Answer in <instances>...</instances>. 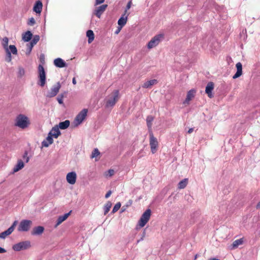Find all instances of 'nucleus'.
<instances>
[{
	"label": "nucleus",
	"instance_id": "obj_23",
	"mask_svg": "<svg viewBox=\"0 0 260 260\" xmlns=\"http://www.w3.org/2000/svg\"><path fill=\"white\" fill-rule=\"evenodd\" d=\"M43 7L42 3L41 1H37L36 4H35V6L33 8V10L36 13H40L42 11Z\"/></svg>",
	"mask_w": 260,
	"mask_h": 260
},
{
	"label": "nucleus",
	"instance_id": "obj_17",
	"mask_svg": "<svg viewBox=\"0 0 260 260\" xmlns=\"http://www.w3.org/2000/svg\"><path fill=\"white\" fill-rule=\"evenodd\" d=\"M237 72L233 76V79H236L241 76L242 74V65L241 62H238L236 65Z\"/></svg>",
	"mask_w": 260,
	"mask_h": 260
},
{
	"label": "nucleus",
	"instance_id": "obj_19",
	"mask_svg": "<svg viewBox=\"0 0 260 260\" xmlns=\"http://www.w3.org/2000/svg\"><path fill=\"white\" fill-rule=\"evenodd\" d=\"M71 213V211H70L68 213L64 214L63 215L59 216V217L58 218V219L57 220V223H56V225H55V227L56 228L60 224H61L63 221L66 220L68 218L69 216L70 215Z\"/></svg>",
	"mask_w": 260,
	"mask_h": 260
},
{
	"label": "nucleus",
	"instance_id": "obj_53",
	"mask_svg": "<svg viewBox=\"0 0 260 260\" xmlns=\"http://www.w3.org/2000/svg\"><path fill=\"white\" fill-rule=\"evenodd\" d=\"M197 258V255H196L195 256V258H194V259H196Z\"/></svg>",
	"mask_w": 260,
	"mask_h": 260
},
{
	"label": "nucleus",
	"instance_id": "obj_34",
	"mask_svg": "<svg viewBox=\"0 0 260 260\" xmlns=\"http://www.w3.org/2000/svg\"><path fill=\"white\" fill-rule=\"evenodd\" d=\"M40 37L39 36H35L30 43V48L36 45L39 41Z\"/></svg>",
	"mask_w": 260,
	"mask_h": 260
},
{
	"label": "nucleus",
	"instance_id": "obj_27",
	"mask_svg": "<svg viewBox=\"0 0 260 260\" xmlns=\"http://www.w3.org/2000/svg\"><path fill=\"white\" fill-rule=\"evenodd\" d=\"M243 243V238L234 241L232 244V249H235L238 247V246L242 245Z\"/></svg>",
	"mask_w": 260,
	"mask_h": 260
},
{
	"label": "nucleus",
	"instance_id": "obj_28",
	"mask_svg": "<svg viewBox=\"0 0 260 260\" xmlns=\"http://www.w3.org/2000/svg\"><path fill=\"white\" fill-rule=\"evenodd\" d=\"M188 184V179L185 178L179 182L178 185V188L179 189H183Z\"/></svg>",
	"mask_w": 260,
	"mask_h": 260
},
{
	"label": "nucleus",
	"instance_id": "obj_51",
	"mask_svg": "<svg viewBox=\"0 0 260 260\" xmlns=\"http://www.w3.org/2000/svg\"><path fill=\"white\" fill-rule=\"evenodd\" d=\"M72 82H73V83L74 84H76V80L75 78H73Z\"/></svg>",
	"mask_w": 260,
	"mask_h": 260
},
{
	"label": "nucleus",
	"instance_id": "obj_31",
	"mask_svg": "<svg viewBox=\"0 0 260 260\" xmlns=\"http://www.w3.org/2000/svg\"><path fill=\"white\" fill-rule=\"evenodd\" d=\"M8 43H9V39L7 37H4L2 39V44L5 49V51L9 50L8 48Z\"/></svg>",
	"mask_w": 260,
	"mask_h": 260
},
{
	"label": "nucleus",
	"instance_id": "obj_30",
	"mask_svg": "<svg viewBox=\"0 0 260 260\" xmlns=\"http://www.w3.org/2000/svg\"><path fill=\"white\" fill-rule=\"evenodd\" d=\"M32 34L30 31H27L22 37L23 40L25 42H28L32 38Z\"/></svg>",
	"mask_w": 260,
	"mask_h": 260
},
{
	"label": "nucleus",
	"instance_id": "obj_52",
	"mask_svg": "<svg viewBox=\"0 0 260 260\" xmlns=\"http://www.w3.org/2000/svg\"><path fill=\"white\" fill-rule=\"evenodd\" d=\"M208 260H219V259L218 258H209Z\"/></svg>",
	"mask_w": 260,
	"mask_h": 260
},
{
	"label": "nucleus",
	"instance_id": "obj_12",
	"mask_svg": "<svg viewBox=\"0 0 260 260\" xmlns=\"http://www.w3.org/2000/svg\"><path fill=\"white\" fill-rule=\"evenodd\" d=\"M67 182L72 185L76 183L77 179V175L75 172H71L67 174L66 176Z\"/></svg>",
	"mask_w": 260,
	"mask_h": 260
},
{
	"label": "nucleus",
	"instance_id": "obj_37",
	"mask_svg": "<svg viewBox=\"0 0 260 260\" xmlns=\"http://www.w3.org/2000/svg\"><path fill=\"white\" fill-rule=\"evenodd\" d=\"M100 154V151L97 148H95L91 154V158H94L97 157L98 155H99Z\"/></svg>",
	"mask_w": 260,
	"mask_h": 260
},
{
	"label": "nucleus",
	"instance_id": "obj_15",
	"mask_svg": "<svg viewBox=\"0 0 260 260\" xmlns=\"http://www.w3.org/2000/svg\"><path fill=\"white\" fill-rule=\"evenodd\" d=\"M54 64L57 68H61L66 67L67 64L66 62L61 58H57L54 60Z\"/></svg>",
	"mask_w": 260,
	"mask_h": 260
},
{
	"label": "nucleus",
	"instance_id": "obj_47",
	"mask_svg": "<svg viewBox=\"0 0 260 260\" xmlns=\"http://www.w3.org/2000/svg\"><path fill=\"white\" fill-rule=\"evenodd\" d=\"M121 28H122V27H121L120 26L118 27L117 29L116 30V31L115 32V33L116 34H118L121 30Z\"/></svg>",
	"mask_w": 260,
	"mask_h": 260
},
{
	"label": "nucleus",
	"instance_id": "obj_5",
	"mask_svg": "<svg viewBox=\"0 0 260 260\" xmlns=\"http://www.w3.org/2000/svg\"><path fill=\"white\" fill-rule=\"evenodd\" d=\"M39 81L38 84L44 87L46 84V73L43 66L39 64L38 66Z\"/></svg>",
	"mask_w": 260,
	"mask_h": 260
},
{
	"label": "nucleus",
	"instance_id": "obj_42",
	"mask_svg": "<svg viewBox=\"0 0 260 260\" xmlns=\"http://www.w3.org/2000/svg\"><path fill=\"white\" fill-rule=\"evenodd\" d=\"M35 23H36V21H35V19L34 18L31 17L29 19L28 24L30 25H33L35 24Z\"/></svg>",
	"mask_w": 260,
	"mask_h": 260
},
{
	"label": "nucleus",
	"instance_id": "obj_35",
	"mask_svg": "<svg viewBox=\"0 0 260 260\" xmlns=\"http://www.w3.org/2000/svg\"><path fill=\"white\" fill-rule=\"evenodd\" d=\"M9 50L14 55L17 54V49L15 45H11L8 47Z\"/></svg>",
	"mask_w": 260,
	"mask_h": 260
},
{
	"label": "nucleus",
	"instance_id": "obj_43",
	"mask_svg": "<svg viewBox=\"0 0 260 260\" xmlns=\"http://www.w3.org/2000/svg\"><path fill=\"white\" fill-rule=\"evenodd\" d=\"M132 4V2L131 1H129L128 2V3L127 4V5H126V10L125 11L124 14H126L127 13V10H128L131 8Z\"/></svg>",
	"mask_w": 260,
	"mask_h": 260
},
{
	"label": "nucleus",
	"instance_id": "obj_32",
	"mask_svg": "<svg viewBox=\"0 0 260 260\" xmlns=\"http://www.w3.org/2000/svg\"><path fill=\"white\" fill-rule=\"evenodd\" d=\"M154 120V118L151 115H149L147 117L146 122L147 125L149 129H151L152 126V122Z\"/></svg>",
	"mask_w": 260,
	"mask_h": 260
},
{
	"label": "nucleus",
	"instance_id": "obj_2",
	"mask_svg": "<svg viewBox=\"0 0 260 260\" xmlns=\"http://www.w3.org/2000/svg\"><path fill=\"white\" fill-rule=\"evenodd\" d=\"M151 215V210L147 209L142 215L139 219L138 225L140 228L144 227L149 220Z\"/></svg>",
	"mask_w": 260,
	"mask_h": 260
},
{
	"label": "nucleus",
	"instance_id": "obj_3",
	"mask_svg": "<svg viewBox=\"0 0 260 260\" xmlns=\"http://www.w3.org/2000/svg\"><path fill=\"white\" fill-rule=\"evenodd\" d=\"M119 98V91L118 90H114L107 100L106 107H113L115 105L116 103L118 101Z\"/></svg>",
	"mask_w": 260,
	"mask_h": 260
},
{
	"label": "nucleus",
	"instance_id": "obj_18",
	"mask_svg": "<svg viewBox=\"0 0 260 260\" xmlns=\"http://www.w3.org/2000/svg\"><path fill=\"white\" fill-rule=\"evenodd\" d=\"M196 90L194 89L190 90L187 94V96L185 101L184 102V104H189L190 101H191L195 95Z\"/></svg>",
	"mask_w": 260,
	"mask_h": 260
},
{
	"label": "nucleus",
	"instance_id": "obj_14",
	"mask_svg": "<svg viewBox=\"0 0 260 260\" xmlns=\"http://www.w3.org/2000/svg\"><path fill=\"white\" fill-rule=\"evenodd\" d=\"M214 84L212 82H210L207 84L206 87L205 92L210 98L213 96L212 91L214 89Z\"/></svg>",
	"mask_w": 260,
	"mask_h": 260
},
{
	"label": "nucleus",
	"instance_id": "obj_26",
	"mask_svg": "<svg viewBox=\"0 0 260 260\" xmlns=\"http://www.w3.org/2000/svg\"><path fill=\"white\" fill-rule=\"evenodd\" d=\"M86 36L88 37V43H91L94 39V35L92 30H88L86 32Z\"/></svg>",
	"mask_w": 260,
	"mask_h": 260
},
{
	"label": "nucleus",
	"instance_id": "obj_44",
	"mask_svg": "<svg viewBox=\"0 0 260 260\" xmlns=\"http://www.w3.org/2000/svg\"><path fill=\"white\" fill-rule=\"evenodd\" d=\"M23 158L24 159H25L26 160V162H28L29 160V157L27 156V152L26 151L25 152L24 155H23Z\"/></svg>",
	"mask_w": 260,
	"mask_h": 260
},
{
	"label": "nucleus",
	"instance_id": "obj_6",
	"mask_svg": "<svg viewBox=\"0 0 260 260\" xmlns=\"http://www.w3.org/2000/svg\"><path fill=\"white\" fill-rule=\"evenodd\" d=\"M32 225V221L30 220H22L20 221L18 227L19 232H27Z\"/></svg>",
	"mask_w": 260,
	"mask_h": 260
},
{
	"label": "nucleus",
	"instance_id": "obj_33",
	"mask_svg": "<svg viewBox=\"0 0 260 260\" xmlns=\"http://www.w3.org/2000/svg\"><path fill=\"white\" fill-rule=\"evenodd\" d=\"M112 206V203L111 202H108L104 206V215H106L110 210Z\"/></svg>",
	"mask_w": 260,
	"mask_h": 260
},
{
	"label": "nucleus",
	"instance_id": "obj_7",
	"mask_svg": "<svg viewBox=\"0 0 260 260\" xmlns=\"http://www.w3.org/2000/svg\"><path fill=\"white\" fill-rule=\"evenodd\" d=\"M164 38V35L162 34H159L155 36L147 44V47L148 49H151L157 45L160 42L161 40Z\"/></svg>",
	"mask_w": 260,
	"mask_h": 260
},
{
	"label": "nucleus",
	"instance_id": "obj_36",
	"mask_svg": "<svg viewBox=\"0 0 260 260\" xmlns=\"http://www.w3.org/2000/svg\"><path fill=\"white\" fill-rule=\"evenodd\" d=\"M25 74L24 69L22 67H19L18 71L17 73V77L18 78L22 77Z\"/></svg>",
	"mask_w": 260,
	"mask_h": 260
},
{
	"label": "nucleus",
	"instance_id": "obj_1",
	"mask_svg": "<svg viewBox=\"0 0 260 260\" xmlns=\"http://www.w3.org/2000/svg\"><path fill=\"white\" fill-rule=\"evenodd\" d=\"M30 124L31 122L29 118L23 114H18L14 120V125L22 129L27 128Z\"/></svg>",
	"mask_w": 260,
	"mask_h": 260
},
{
	"label": "nucleus",
	"instance_id": "obj_11",
	"mask_svg": "<svg viewBox=\"0 0 260 260\" xmlns=\"http://www.w3.org/2000/svg\"><path fill=\"white\" fill-rule=\"evenodd\" d=\"M17 223V221H15L13 224L6 231L1 233L0 234V238L4 239L7 236L10 235L14 230L15 227Z\"/></svg>",
	"mask_w": 260,
	"mask_h": 260
},
{
	"label": "nucleus",
	"instance_id": "obj_22",
	"mask_svg": "<svg viewBox=\"0 0 260 260\" xmlns=\"http://www.w3.org/2000/svg\"><path fill=\"white\" fill-rule=\"evenodd\" d=\"M126 14H124L118 20V24L119 26L121 27H123L125 24L126 23L127 20V16L129 15V14H127L126 16L124 17V15H125Z\"/></svg>",
	"mask_w": 260,
	"mask_h": 260
},
{
	"label": "nucleus",
	"instance_id": "obj_45",
	"mask_svg": "<svg viewBox=\"0 0 260 260\" xmlns=\"http://www.w3.org/2000/svg\"><path fill=\"white\" fill-rule=\"evenodd\" d=\"M104 1H105V0H96L95 1V5H98L101 4H102L104 2Z\"/></svg>",
	"mask_w": 260,
	"mask_h": 260
},
{
	"label": "nucleus",
	"instance_id": "obj_39",
	"mask_svg": "<svg viewBox=\"0 0 260 260\" xmlns=\"http://www.w3.org/2000/svg\"><path fill=\"white\" fill-rule=\"evenodd\" d=\"M114 174V171L112 169H110L108 172L105 173L106 176L111 177Z\"/></svg>",
	"mask_w": 260,
	"mask_h": 260
},
{
	"label": "nucleus",
	"instance_id": "obj_49",
	"mask_svg": "<svg viewBox=\"0 0 260 260\" xmlns=\"http://www.w3.org/2000/svg\"><path fill=\"white\" fill-rule=\"evenodd\" d=\"M193 131V129L192 128H190L188 131V133L190 134Z\"/></svg>",
	"mask_w": 260,
	"mask_h": 260
},
{
	"label": "nucleus",
	"instance_id": "obj_4",
	"mask_svg": "<svg viewBox=\"0 0 260 260\" xmlns=\"http://www.w3.org/2000/svg\"><path fill=\"white\" fill-rule=\"evenodd\" d=\"M149 144L151 152L154 154L157 150L158 142L151 131L149 132Z\"/></svg>",
	"mask_w": 260,
	"mask_h": 260
},
{
	"label": "nucleus",
	"instance_id": "obj_50",
	"mask_svg": "<svg viewBox=\"0 0 260 260\" xmlns=\"http://www.w3.org/2000/svg\"><path fill=\"white\" fill-rule=\"evenodd\" d=\"M256 208L258 209H260V201L257 203Z\"/></svg>",
	"mask_w": 260,
	"mask_h": 260
},
{
	"label": "nucleus",
	"instance_id": "obj_41",
	"mask_svg": "<svg viewBox=\"0 0 260 260\" xmlns=\"http://www.w3.org/2000/svg\"><path fill=\"white\" fill-rule=\"evenodd\" d=\"M6 52L7 53V57L6 58V60L8 62H10V61H11V59H12V56H11V52H10V51L9 50L6 51Z\"/></svg>",
	"mask_w": 260,
	"mask_h": 260
},
{
	"label": "nucleus",
	"instance_id": "obj_13",
	"mask_svg": "<svg viewBox=\"0 0 260 260\" xmlns=\"http://www.w3.org/2000/svg\"><path fill=\"white\" fill-rule=\"evenodd\" d=\"M108 5H103L96 8V9L94 11V14L100 18L102 15V14L104 13V12L106 10Z\"/></svg>",
	"mask_w": 260,
	"mask_h": 260
},
{
	"label": "nucleus",
	"instance_id": "obj_38",
	"mask_svg": "<svg viewBox=\"0 0 260 260\" xmlns=\"http://www.w3.org/2000/svg\"><path fill=\"white\" fill-rule=\"evenodd\" d=\"M120 207L121 204L120 202L116 203L113 208L112 213H114L117 212L120 209Z\"/></svg>",
	"mask_w": 260,
	"mask_h": 260
},
{
	"label": "nucleus",
	"instance_id": "obj_46",
	"mask_svg": "<svg viewBox=\"0 0 260 260\" xmlns=\"http://www.w3.org/2000/svg\"><path fill=\"white\" fill-rule=\"evenodd\" d=\"M112 191L111 190L108 191L105 195V198L106 199L108 198L111 194Z\"/></svg>",
	"mask_w": 260,
	"mask_h": 260
},
{
	"label": "nucleus",
	"instance_id": "obj_8",
	"mask_svg": "<svg viewBox=\"0 0 260 260\" xmlns=\"http://www.w3.org/2000/svg\"><path fill=\"white\" fill-rule=\"evenodd\" d=\"M31 246L30 242L29 241H25L19 242L13 246V249L15 251H19L22 250L27 249Z\"/></svg>",
	"mask_w": 260,
	"mask_h": 260
},
{
	"label": "nucleus",
	"instance_id": "obj_9",
	"mask_svg": "<svg viewBox=\"0 0 260 260\" xmlns=\"http://www.w3.org/2000/svg\"><path fill=\"white\" fill-rule=\"evenodd\" d=\"M61 87V85L58 82L51 89L50 91L47 93V96L52 98L55 96L59 92Z\"/></svg>",
	"mask_w": 260,
	"mask_h": 260
},
{
	"label": "nucleus",
	"instance_id": "obj_29",
	"mask_svg": "<svg viewBox=\"0 0 260 260\" xmlns=\"http://www.w3.org/2000/svg\"><path fill=\"white\" fill-rule=\"evenodd\" d=\"M70 124V121L66 120L64 121L61 122L59 123V127L61 129H64L69 126Z\"/></svg>",
	"mask_w": 260,
	"mask_h": 260
},
{
	"label": "nucleus",
	"instance_id": "obj_48",
	"mask_svg": "<svg viewBox=\"0 0 260 260\" xmlns=\"http://www.w3.org/2000/svg\"><path fill=\"white\" fill-rule=\"evenodd\" d=\"M6 252V250L3 248L0 247V253H4Z\"/></svg>",
	"mask_w": 260,
	"mask_h": 260
},
{
	"label": "nucleus",
	"instance_id": "obj_40",
	"mask_svg": "<svg viewBox=\"0 0 260 260\" xmlns=\"http://www.w3.org/2000/svg\"><path fill=\"white\" fill-rule=\"evenodd\" d=\"M64 98V95L63 94H61L60 95H59L57 98V100L58 101V102L60 104H63V99Z\"/></svg>",
	"mask_w": 260,
	"mask_h": 260
},
{
	"label": "nucleus",
	"instance_id": "obj_25",
	"mask_svg": "<svg viewBox=\"0 0 260 260\" xmlns=\"http://www.w3.org/2000/svg\"><path fill=\"white\" fill-rule=\"evenodd\" d=\"M24 167V163L22 160H19L17 165L13 169L14 172H17L22 169Z\"/></svg>",
	"mask_w": 260,
	"mask_h": 260
},
{
	"label": "nucleus",
	"instance_id": "obj_20",
	"mask_svg": "<svg viewBox=\"0 0 260 260\" xmlns=\"http://www.w3.org/2000/svg\"><path fill=\"white\" fill-rule=\"evenodd\" d=\"M53 142V140L52 139V137L48 134V137L46 138V140L42 142V145L43 147H48L50 144H52Z\"/></svg>",
	"mask_w": 260,
	"mask_h": 260
},
{
	"label": "nucleus",
	"instance_id": "obj_21",
	"mask_svg": "<svg viewBox=\"0 0 260 260\" xmlns=\"http://www.w3.org/2000/svg\"><path fill=\"white\" fill-rule=\"evenodd\" d=\"M48 134L51 135V137H54L55 138H57L59 135H60L61 133L58 127H53Z\"/></svg>",
	"mask_w": 260,
	"mask_h": 260
},
{
	"label": "nucleus",
	"instance_id": "obj_16",
	"mask_svg": "<svg viewBox=\"0 0 260 260\" xmlns=\"http://www.w3.org/2000/svg\"><path fill=\"white\" fill-rule=\"evenodd\" d=\"M44 231V228L42 226H38L33 228L31 232L32 235H41Z\"/></svg>",
	"mask_w": 260,
	"mask_h": 260
},
{
	"label": "nucleus",
	"instance_id": "obj_10",
	"mask_svg": "<svg viewBox=\"0 0 260 260\" xmlns=\"http://www.w3.org/2000/svg\"><path fill=\"white\" fill-rule=\"evenodd\" d=\"M87 109H84L77 115L75 118V121L77 122V124H80L82 122L87 116Z\"/></svg>",
	"mask_w": 260,
	"mask_h": 260
},
{
	"label": "nucleus",
	"instance_id": "obj_24",
	"mask_svg": "<svg viewBox=\"0 0 260 260\" xmlns=\"http://www.w3.org/2000/svg\"><path fill=\"white\" fill-rule=\"evenodd\" d=\"M157 83V81L156 79H152L145 82L142 85V87L144 88H150L152 86Z\"/></svg>",
	"mask_w": 260,
	"mask_h": 260
}]
</instances>
